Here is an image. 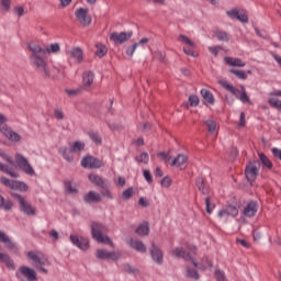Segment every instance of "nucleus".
Instances as JSON below:
<instances>
[{
	"instance_id": "nucleus-1",
	"label": "nucleus",
	"mask_w": 281,
	"mask_h": 281,
	"mask_svg": "<svg viewBox=\"0 0 281 281\" xmlns=\"http://www.w3.org/2000/svg\"><path fill=\"white\" fill-rule=\"evenodd\" d=\"M27 49L30 52L29 59L32 67H34L37 74L42 75V78L49 80L52 78V70L49 69V64H47V54H58L60 52V44L53 43L44 49L36 43H29Z\"/></svg>"
},
{
	"instance_id": "nucleus-2",
	"label": "nucleus",
	"mask_w": 281,
	"mask_h": 281,
	"mask_svg": "<svg viewBox=\"0 0 281 281\" xmlns=\"http://www.w3.org/2000/svg\"><path fill=\"white\" fill-rule=\"evenodd\" d=\"M27 258H30L32 262H35V267L41 271V273H47V269H45L44 267H46V265H49V261L45 259V256H43L42 252H35L30 250L27 252Z\"/></svg>"
},
{
	"instance_id": "nucleus-3",
	"label": "nucleus",
	"mask_w": 281,
	"mask_h": 281,
	"mask_svg": "<svg viewBox=\"0 0 281 281\" xmlns=\"http://www.w3.org/2000/svg\"><path fill=\"white\" fill-rule=\"evenodd\" d=\"M15 164L22 172H25V175H30V177H34V175H36V171H34V168H32V165H30L25 156L15 154Z\"/></svg>"
},
{
	"instance_id": "nucleus-4",
	"label": "nucleus",
	"mask_w": 281,
	"mask_h": 281,
	"mask_svg": "<svg viewBox=\"0 0 281 281\" xmlns=\"http://www.w3.org/2000/svg\"><path fill=\"white\" fill-rule=\"evenodd\" d=\"M0 183L4 184L10 190H20V192H27V184L19 180H10L5 177L0 178Z\"/></svg>"
},
{
	"instance_id": "nucleus-5",
	"label": "nucleus",
	"mask_w": 281,
	"mask_h": 281,
	"mask_svg": "<svg viewBox=\"0 0 281 281\" xmlns=\"http://www.w3.org/2000/svg\"><path fill=\"white\" fill-rule=\"evenodd\" d=\"M75 16L78 23H80V25H82L83 27H89V25H91L92 18L91 15H89V9H85V8L77 9L75 11Z\"/></svg>"
},
{
	"instance_id": "nucleus-6",
	"label": "nucleus",
	"mask_w": 281,
	"mask_h": 281,
	"mask_svg": "<svg viewBox=\"0 0 281 281\" xmlns=\"http://www.w3.org/2000/svg\"><path fill=\"white\" fill-rule=\"evenodd\" d=\"M12 196L19 201L20 210L21 212H23V214H26V216H34V214H36V211L34 210V207H32V205L27 203L25 198H23L18 193H12Z\"/></svg>"
},
{
	"instance_id": "nucleus-7",
	"label": "nucleus",
	"mask_w": 281,
	"mask_h": 281,
	"mask_svg": "<svg viewBox=\"0 0 281 281\" xmlns=\"http://www.w3.org/2000/svg\"><path fill=\"white\" fill-rule=\"evenodd\" d=\"M133 37V31H128V32H114L110 35V41H113V43H115V45H124V43L131 41V38Z\"/></svg>"
},
{
	"instance_id": "nucleus-8",
	"label": "nucleus",
	"mask_w": 281,
	"mask_h": 281,
	"mask_svg": "<svg viewBox=\"0 0 281 281\" xmlns=\"http://www.w3.org/2000/svg\"><path fill=\"white\" fill-rule=\"evenodd\" d=\"M258 166H260V161L258 160L249 162V165L246 166L245 175L247 181H249L250 183L256 181V179L258 178Z\"/></svg>"
},
{
	"instance_id": "nucleus-9",
	"label": "nucleus",
	"mask_w": 281,
	"mask_h": 281,
	"mask_svg": "<svg viewBox=\"0 0 281 281\" xmlns=\"http://www.w3.org/2000/svg\"><path fill=\"white\" fill-rule=\"evenodd\" d=\"M81 166L82 168H104V161L100 160L99 158L87 156L81 159Z\"/></svg>"
},
{
	"instance_id": "nucleus-10",
	"label": "nucleus",
	"mask_w": 281,
	"mask_h": 281,
	"mask_svg": "<svg viewBox=\"0 0 281 281\" xmlns=\"http://www.w3.org/2000/svg\"><path fill=\"white\" fill-rule=\"evenodd\" d=\"M149 254L156 265H164V251H161V248L154 241H151Z\"/></svg>"
},
{
	"instance_id": "nucleus-11",
	"label": "nucleus",
	"mask_w": 281,
	"mask_h": 281,
	"mask_svg": "<svg viewBox=\"0 0 281 281\" xmlns=\"http://www.w3.org/2000/svg\"><path fill=\"white\" fill-rule=\"evenodd\" d=\"M106 232H109V228L104 226V224L98 222L91 223V236L93 240H98L103 234H106Z\"/></svg>"
},
{
	"instance_id": "nucleus-12",
	"label": "nucleus",
	"mask_w": 281,
	"mask_h": 281,
	"mask_svg": "<svg viewBox=\"0 0 281 281\" xmlns=\"http://www.w3.org/2000/svg\"><path fill=\"white\" fill-rule=\"evenodd\" d=\"M171 254L176 258H183V260H186L187 262H192L193 266L199 267V263H196V261H194V258L192 257V255H190V252L183 250V248L177 247L171 251Z\"/></svg>"
},
{
	"instance_id": "nucleus-13",
	"label": "nucleus",
	"mask_w": 281,
	"mask_h": 281,
	"mask_svg": "<svg viewBox=\"0 0 281 281\" xmlns=\"http://www.w3.org/2000/svg\"><path fill=\"white\" fill-rule=\"evenodd\" d=\"M95 78V74L91 70H87L82 74V86L81 89L89 91L93 85V80Z\"/></svg>"
},
{
	"instance_id": "nucleus-14",
	"label": "nucleus",
	"mask_w": 281,
	"mask_h": 281,
	"mask_svg": "<svg viewBox=\"0 0 281 281\" xmlns=\"http://www.w3.org/2000/svg\"><path fill=\"white\" fill-rule=\"evenodd\" d=\"M70 241L82 251L89 249V239L87 238L78 237V235H70Z\"/></svg>"
},
{
	"instance_id": "nucleus-15",
	"label": "nucleus",
	"mask_w": 281,
	"mask_h": 281,
	"mask_svg": "<svg viewBox=\"0 0 281 281\" xmlns=\"http://www.w3.org/2000/svg\"><path fill=\"white\" fill-rule=\"evenodd\" d=\"M226 14L227 16H229V19H236L240 23H249V16L247 15V13H239L238 9L236 8L226 11Z\"/></svg>"
},
{
	"instance_id": "nucleus-16",
	"label": "nucleus",
	"mask_w": 281,
	"mask_h": 281,
	"mask_svg": "<svg viewBox=\"0 0 281 281\" xmlns=\"http://www.w3.org/2000/svg\"><path fill=\"white\" fill-rule=\"evenodd\" d=\"M97 258H99V260H119L120 256H117V254H115V251H108L104 249H98L97 250Z\"/></svg>"
},
{
	"instance_id": "nucleus-17",
	"label": "nucleus",
	"mask_w": 281,
	"mask_h": 281,
	"mask_svg": "<svg viewBox=\"0 0 281 281\" xmlns=\"http://www.w3.org/2000/svg\"><path fill=\"white\" fill-rule=\"evenodd\" d=\"M218 82H220L221 87L226 89V91H229V93H233V95H235V98H237V100L240 99V95L243 92H240L238 90V88L234 87L233 85L227 82V80H225V79H221Z\"/></svg>"
},
{
	"instance_id": "nucleus-18",
	"label": "nucleus",
	"mask_w": 281,
	"mask_h": 281,
	"mask_svg": "<svg viewBox=\"0 0 281 281\" xmlns=\"http://www.w3.org/2000/svg\"><path fill=\"white\" fill-rule=\"evenodd\" d=\"M0 133H2L10 142H21V135L12 131V128L8 127V125L3 130H1Z\"/></svg>"
},
{
	"instance_id": "nucleus-19",
	"label": "nucleus",
	"mask_w": 281,
	"mask_h": 281,
	"mask_svg": "<svg viewBox=\"0 0 281 281\" xmlns=\"http://www.w3.org/2000/svg\"><path fill=\"white\" fill-rule=\"evenodd\" d=\"M20 272L22 273V276L26 278L27 281L38 280V277L36 276V271H34V269L27 266L20 267Z\"/></svg>"
},
{
	"instance_id": "nucleus-20",
	"label": "nucleus",
	"mask_w": 281,
	"mask_h": 281,
	"mask_svg": "<svg viewBox=\"0 0 281 281\" xmlns=\"http://www.w3.org/2000/svg\"><path fill=\"white\" fill-rule=\"evenodd\" d=\"M85 203H100L102 201V195L95 191H89L85 198Z\"/></svg>"
},
{
	"instance_id": "nucleus-21",
	"label": "nucleus",
	"mask_w": 281,
	"mask_h": 281,
	"mask_svg": "<svg viewBox=\"0 0 281 281\" xmlns=\"http://www.w3.org/2000/svg\"><path fill=\"white\" fill-rule=\"evenodd\" d=\"M256 212H258V203L256 201H251L244 209V215L251 218V216H256Z\"/></svg>"
},
{
	"instance_id": "nucleus-22",
	"label": "nucleus",
	"mask_w": 281,
	"mask_h": 281,
	"mask_svg": "<svg viewBox=\"0 0 281 281\" xmlns=\"http://www.w3.org/2000/svg\"><path fill=\"white\" fill-rule=\"evenodd\" d=\"M66 54L69 56V58H72L77 63H82V48L75 47L70 50H67Z\"/></svg>"
},
{
	"instance_id": "nucleus-23",
	"label": "nucleus",
	"mask_w": 281,
	"mask_h": 281,
	"mask_svg": "<svg viewBox=\"0 0 281 281\" xmlns=\"http://www.w3.org/2000/svg\"><path fill=\"white\" fill-rule=\"evenodd\" d=\"M128 245L130 247H132V249H135V251H139L140 254H146L147 248L142 240L130 239Z\"/></svg>"
},
{
	"instance_id": "nucleus-24",
	"label": "nucleus",
	"mask_w": 281,
	"mask_h": 281,
	"mask_svg": "<svg viewBox=\"0 0 281 281\" xmlns=\"http://www.w3.org/2000/svg\"><path fill=\"white\" fill-rule=\"evenodd\" d=\"M0 262H3L8 269H16V267L14 266V260H12V258H10V255L5 252H0Z\"/></svg>"
},
{
	"instance_id": "nucleus-25",
	"label": "nucleus",
	"mask_w": 281,
	"mask_h": 281,
	"mask_svg": "<svg viewBox=\"0 0 281 281\" xmlns=\"http://www.w3.org/2000/svg\"><path fill=\"white\" fill-rule=\"evenodd\" d=\"M224 63L231 67H245V65H247V63L243 61V59L234 57H225Z\"/></svg>"
},
{
	"instance_id": "nucleus-26",
	"label": "nucleus",
	"mask_w": 281,
	"mask_h": 281,
	"mask_svg": "<svg viewBox=\"0 0 281 281\" xmlns=\"http://www.w3.org/2000/svg\"><path fill=\"white\" fill-rule=\"evenodd\" d=\"M12 207H14V202L5 200V198L0 194V210H3L4 212H12Z\"/></svg>"
},
{
	"instance_id": "nucleus-27",
	"label": "nucleus",
	"mask_w": 281,
	"mask_h": 281,
	"mask_svg": "<svg viewBox=\"0 0 281 281\" xmlns=\"http://www.w3.org/2000/svg\"><path fill=\"white\" fill-rule=\"evenodd\" d=\"M148 37H143L138 43L133 44L132 46L126 48V55L127 56H133L135 54V49H137V47H139V45H146V43H148Z\"/></svg>"
},
{
	"instance_id": "nucleus-28",
	"label": "nucleus",
	"mask_w": 281,
	"mask_h": 281,
	"mask_svg": "<svg viewBox=\"0 0 281 281\" xmlns=\"http://www.w3.org/2000/svg\"><path fill=\"white\" fill-rule=\"evenodd\" d=\"M89 179L91 183H93L98 188H102L104 184L109 183L108 180L102 179L99 175L95 173L89 175Z\"/></svg>"
},
{
	"instance_id": "nucleus-29",
	"label": "nucleus",
	"mask_w": 281,
	"mask_h": 281,
	"mask_svg": "<svg viewBox=\"0 0 281 281\" xmlns=\"http://www.w3.org/2000/svg\"><path fill=\"white\" fill-rule=\"evenodd\" d=\"M201 95H202V98L204 100V104H214V102H215L214 94H212L210 92V90L202 89L201 90Z\"/></svg>"
},
{
	"instance_id": "nucleus-30",
	"label": "nucleus",
	"mask_w": 281,
	"mask_h": 281,
	"mask_svg": "<svg viewBox=\"0 0 281 281\" xmlns=\"http://www.w3.org/2000/svg\"><path fill=\"white\" fill-rule=\"evenodd\" d=\"M100 193L103 199H109L110 201L113 200V193H111V184L106 182L103 187H100Z\"/></svg>"
},
{
	"instance_id": "nucleus-31",
	"label": "nucleus",
	"mask_w": 281,
	"mask_h": 281,
	"mask_svg": "<svg viewBox=\"0 0 281 281\" xmlns=\"http://www.w3.org/2000/svg\"><path fill=\"white\" fill-rule=\"evenodd\" d=\"M188 162V156L183 154H179L171 162V166H176V168H181L183 164Z\"/></svg>"
},
{
	"instance_id": "nucleus-32",
	"label": "nucleus",
	"mask_w": 281,
	"mask_h": 281,
	"mask_svg": "<svg viewBox=\"0 0 281 281\" xmlns=\"http://www.w3.org/2000/svg\"><path fill=\"white\" fill-rule=\"evenodd\" d=\"M59 153L64 157V159L68 161V164H71L74 161V156L71 155V153L74 151H71L69 147H61L59 149Z\"/></svg>"
},
{
	"instance_id": "nucleus-33",
	"label": "nucleus",
	"mask_w": 281,
	"mask_h": 281,
	"mask_svg": "<svg viewBox=\"0 0 281 281\" xmlns=\"http://www.w3.org/2000/svg\"><path fill=\"white\" fill-rule=\"evenodd\" d=\"M64 187L66 190V194H78V189L74 187V182L69 179L64 180Z\"/></svg>"
},
{
	"instance_id": "nucleus-34",
	"label": "nucleus",
	"mask_w": 281,
	"mask_h": 281,
	"mask_svg": "<svg viewBox=\"0 0 281 281\" xmlns=\"http://www.w3.org/2000/svg\"><path fill=\"white\" fill-rule=\"evenodd\" d=\"M213 36H216L217 41L229 43V35L225 31L216 30L213 32Z\"/></svg>"
},
{
	"instance_id": "nucleus-35",
	"label": "nucleus",
	"mask_w": 281,
	"mask_h": 281,
	"mask_svg": "<svg viewBox=\"0 0 281 281\" xmlns=\"http://www.w3.org/2000/svg\"><path fill=\"white\" fill-rule=\"evenodd\" d=\"M195 186L199 190V192H201L202 194H207V188L205 187V180L203 179V177H198L195 179Z\"/></svg>"
},
{
	"instance_id": "nucleus-36",
	"label": "nucleus",
	"mask_w": 281,
	"mask_h": 281,
	"mask_svg": "<svg viewBox=\"0 0 281 281\" xmlns=\"http://www.w3.org/2000/svg\"><path fill=\"white\" fill-rule=\"evenodd\" d=\"M259 159L260 162L262 164L263 168H267L268 170H271L273 168V162L265 155V153H259Z\"/></svg>"
},
{
	"instance_id": "nucleus-37",
	"label": "nucleus",
	"mask_w": 281,
	"mask_h": 281,
	"mask_svg": "<svg viewBox=\"0 0 281 281\" xmlns=\"http://www.w3.org/2000/svg\"><path fill=\"white\" fill-rule=\"evenodd\" d=\"M123 269L125 273H130V276H139V269L131 263H123Z\"/></svg>"
},
{
	"instance_id": "nucleus-38",
	"label": "nucleus",
	"mask_w": 281,
	"mask_h": 281,
	"mask_svg": "<svg viewBox=\"0 0 281 281\" xmlns=\"http://www.w3.org/2000/svg\"><path fill=\"white\" fill-rule=\"evenodd\" d=\"M229 74H233V76H236L239 80H247V72L245 70H239L236 68H231Z\"/></svg>"
},
{
	"instance_id": "nucleus-39",
	"label": "nucleus",
	"mask_w": 281,
	"mask_h": 281,
	"mask_svg": "<svg viewBox=\"0 0 281 281\" xmlns=\"http://www.w3.org/2000/svg\"><path fill=\"white\" fill-rule=\"evenodd\" d=\"M149 232H150V227H148V224H140L136 228V234L138 236H148Z\"/></svg>"
},
{
	"instance_id": "nucleus-40",
	"label": "nucleus",
	"mask_w": 281,
	"mask_h": 281,
	"mask_svg": "<svg viewBox=\"0 0 281 281\" xmlns=\"http://www.w3.org/2000/svg\"><path fill=\"white\" fill-rule=\"evenodd\" d=\"M70 150H71V153H82V150H85V143H82L80 140H76L70 146Z\"/></svg>"
},
{
	"instance_id": "nucleus-41",
	"label": "nucleus",
	"mask_w": 281,
	"mask_h": 281,
	"mask_svg": "<svg viewBox=\"0 0 281 281\" xmlns=\"http://www.w3.org/2000/svg\"><path fill=\"white\" fill-rule=\"evenodd\" d=\"M88 136L90 137V139H92L94 142V144H97L98 146H100V144H102V136H100V134L98 132L94 131H90L88 132Z\"/></svg>"
},
{
	"instance_id": "nucleus-42",
	"label": "nucleus",
	"mask_w": 281,
	"mask_h": 281,
	"mask_svg": "<svg viewBox=\"0 0 281 281\" xmlns=\"http://www.w3.org/2000/svg\"><path fill=\"white\" fill-rule=\"evenodd\" d=\"M109 52V48H106L104 45L102 44H97V52H95V55L99 57V58H104V56H106Z\"/></svg>"
},
{
	"instance_id": "nucleus-43",
	"label": "nucleus",
	"mask_w": 281,
	"mask_h": 281,
	"mask_svg": "<svg viewBox=\"0 0 281 281\" xmlns=\"http://www.w3.org/2000/svg\"><path fill=\"white\" fill-rule=\"evenodd\" d=\"M149 159L150 156L148 153H142L139 156L135 157V161H137V164H145V166L148 164Z\"/></svg>"
},
{
	"instance_id": "nucleus-44",
	"label": "nucleus",
	"mask_w": 281,
	"mask_h": 281,
	"mask_svg": "<svg viewBox=\"0 0 281 281\" xmlns=\"http://www.w3.org/2000/svg\"><path fill=\"white\" fill-rule=\"evenodd\" d=\"M0 170L1 172H4L5 175H9V177H12L13 179H16L19 177V173L11 171L5 165L0 162Z\"/></svg>"
},
{
	"instance_id": "nucleus-45",
	"label": "nucleus",
	"mask_w": 281,
	"mask_h": 281,
	"mask_svg": "<svg viewBox=\"0 0 281 281\" xmlns=\"http://www.w3.org/2000/svg\"><path fill=\"white\" fill-rule=\"evenodd\" d=\"M204 124L207 127L209 133H216V121L209 119Z\"/></svg>"
},
{
	"instance_id": "nucleus-46",
	"label": "nucleus",
	"mask_w": 281,
	"mask_h": 281,
	"mask_svg": "<svg viewBox=\"0 0 281 281\" xmlns=\"http://www.w3.org/2000/svg\"><path fill=\"white\" fill-rule=\"evenodd\" d=\"M121 196L124 201H131V199H133V187L124 190Z\"/></svg>"
},
{
	"instance_id": "nucleus-47",
	"label": "nucleus",
	"mask_w": 281,
	"mask_h": 281,
	"mask_svg": "<svg viewBox=\"0 0 281 281\" xmlns=\"http://www.w3.org/2000/svg\"><path fill=\"white\" fill-rule=\"evenodd\" d=\"M239 100L243 103L247 102V104H251V99H249V95H247V91L245 90V86H241V94L239 97Z\"/></svg>"
},
{
	"instance_id": "nucleus-48",
	"label": "nucleus",
	"mask_w": 281,
	"mask_h": 281,
	"mask_svg": "<svg viewBox=\"0 0 281 281\" xmlns=\"http://www.w3.org/2000/svg\"><path fill=\"white\" fill-rule=\"evenodd\" d=\"M226 212H228V216H238V206L228 204Z\"/></svg>"
},
{
	"instance_id": "nucleus-49",
	"label": "nucleus",
	"mask_w": 281,
	"mask_h": 281,
	"mask_svg": "<svg viewBox=\"0 0 281 281\" xmlns=\"http://www.w3.org/2000/svg\"><path fill=\"white\" fill-rule=\"evenodd\" d=\"M178 41L186 43V45H190V47H196V44L183 34L179 35Z\"/></svg>"
},
{
	"instance_id": "nucleus-50",
	"label": "nucleus",
	"mask_w": 281,
	"mask_h": 281,
	"mask_svg": "<svg viewBox=\"0 0 281 281\" xmlns=\"http://www.w3.org/2000/svg\"><path fill=\"white\" fill-rule=\"evenodd\" d=\"M4 245L7 249H10V251H13V254H19V247H16V244H14L10 238Z\"/></svg>"
},
{
	"instance_id": "nucleus-51",
	"label": "nucleus",
	"mask_w": 281,
	"mask_h": 281,
	"mask_svg": "<svg viewBox=\"0 0 281 281\" xmlns=\"http://www.w3.org/2000/svg\"><path fill=\"white\" fill-rule=\"evenodd\" d=\"M97 243H103V245H110V247H113V240H111V237L109 236H100L98 239H95Z\"/></svg>"
},
{
	"instance_id": "nucleus-52",
	"label": "nucleus",
	"mask_w": 281,
	"mask_h": 281,
	"mask_svg": "<svg viewBox=\"0 0 281 281\" xmlns=\"http://www.w3.org/2000/svg\"><path fill=\"white\" fill-rule=\"evenodd\" d=\"M160 186H162V188H170V186H172V178L169 176L164 177L160 181Z\"/></svg>"
},
{
	"instance_id": "nucleus-53",
	"label": "nucleus",
	"mask_w": 281,
	"mask_h": 281,
	"mask_svg": "<svg viewBox=\"0 0 281 281\" xmlns=\"http://www.w3.org/2000/svg\"><path fill=\"white\" fill-rule=\"evenodd\" d=\"M151 125L149 122H145V123H140L138 125V131H142V133H148V131H150Z\"/></svg>"
},
{
	"instance_id": "nucleus-54",
	"label": "nucleus",
	"mask_w": 281,
	"mask_h": 281,
	"mask_svg": "<svg viewBox=\"0 0 281 281\" xmlns=\"http://www.w3.org/2000/svg\"><path fill=\"white\" fill-rule=\"evenodd\" d=\"M199 102H200V100H199V97H196V94H191L189 97L190 106H199Z\"/></svg>"
},
{
	"instance_id": "nucleus-55",
	"label": "nucleus",
	"mask_w": 281,
	"mask_h": 281,
	"mask_svg": "<svg viewBox=\"0 0 281 281\" xmlns=\"http://www.w3.org/2000/svg\"><path fill=\"white\" fill-rule=\"evenodd\" d=\"M215 279L217 281H227V277L225 276V272H223V270L215 271Z\"/></svg>"
},
{
	"instance_id": "nucleus-56",
	"label": "nucleus",
	"mask_w": 281,
	"mask_h": 281,
	"mask_svg": "<svg viewBox=\"0 0 281 281\" xmlns=\"http://www.w3.org/2000/svg\"><path fill=\"white\" fill-rule=\"evenodd\" d=\"M205 207H206V213L212 214V210H213L214 205L212 206V198L211 196H206Z\"/></svg>"
},
{
	"instance_id": "nucleus-57",
	"label": "nucleus",
	"mask_w": 281,
	"mask_h": 281,
	"mask_svg": "<svg viewBox=\"0 0 281 281\" xmlns=\"http://www.w3.org/2000/svg\"><path fill=\"white\" fill-rule=\"evenodd\" d=\"M0 157H2V159H5L7 162L10 164V166H14V160L12 159V157L5 155V151H3V149H0Z\"/></svg>"
},
{
	"instance_id": "nucleus-58",
	"label": "nucleus",
	"mask_w": 281,
	"mask_h": 281,
	"mask_svg": "<svg viewBox=\"0 0 281 281\" xmlns=\"http://www.w3.org/2000/svg\"><path fill=\"white\" fill-rule=\"evenodd\" d=\"M187 276L189 278H192L193 280H199V278H200L199 272L196 270H192V269L187 270Z\"/></svg>"
},
{
	"instance_id": "nucleus-59",
	"label": "nucleus",
	"mask_w": 281,
	"mask_h": 281,
	"mask_svg": "<svg viewBox=\"0 0 281 281\" xmlns=\"http://www.w3.org/2000/svg\"><path fill=\"white\" fill-rule=\"evenodd\" d=\"M221 49H223V46H211V47H209V52H211V54L213 56H218V52H221Z\"/></svg>"
},
{
	"instance_id": "nucleus-60",
	"label": "nucleus",
	"mask_w": 281,
	"mask_h": 281,
	"mask_svg": "<svg viewBox=\"0 0 281 281\" xmlns=\"http://www.w3.org/2000/svg\"><path fill=\"white\" fill-rule=\"evenodd\" d=\"M269 104L273 106V109H280L281 110V101L277 99H269Z\"/></svg>"
},
{
	"instance_id": "nucleus-61",
	"label": "nucleus",
	"mask_w": 281,
	"mask_h": 281,
	"mask_svg": "<svg viewBox=\"0 0 281 281\" xmlns=\"http://www.w3.org/2000/svg\"><path fill=\"white\" fill-rule=\"evenodd\" d=\"M143 176L145 177L147 183H153V175H150V170L145 169L143 171Z\"/></svg>"
},
{
	"instance_id": "nucleus-62",
	"label": "nucleus",
	"mask_w": 281,
	"mask_h": 281,
	"mask_svg": "<svg viewBox=\"0 0 281 281\" xmlns=\"http://www.w3.org/2000/svg\"><path fill=\"white\" fill-rule=\"evenodd\" d=\"M156 58L159 60V63H166V53L158 50L156 53Z\"/></svg>"
},
{
	"instance_id": "nucleus-63",
	"label": "nucleus",
	"mask_w": 281,
	"mask_h": 281,
	"mask_svg": "<svg viewBox=\"0 0 281 281\" xmlns=\"http://www.w3.org/2000/svg\"><path fill=\"white\" fill-rule=\"evenodd\" d=\"M80 91H83L81 87L78 89H75V90L67 89L66 93H67V95L74 97V95H78V93H80Z\"/></svg>"
},
{
	"instance_id": "nucleus-64",
	"label": "nucleus",
	"mask_w": 281,
	"mask_h": 281,
	"mask_svg": "<svg viewBox=\"0 0 281 281\" xmlns=\"http://www.w3.org/2000/svg\"><path fill=\"white\" fill-rule=\"evenodd\" d=\"M2 10L4 12L10 11V0H1Z\"/></svg>"
}]
</instances>
